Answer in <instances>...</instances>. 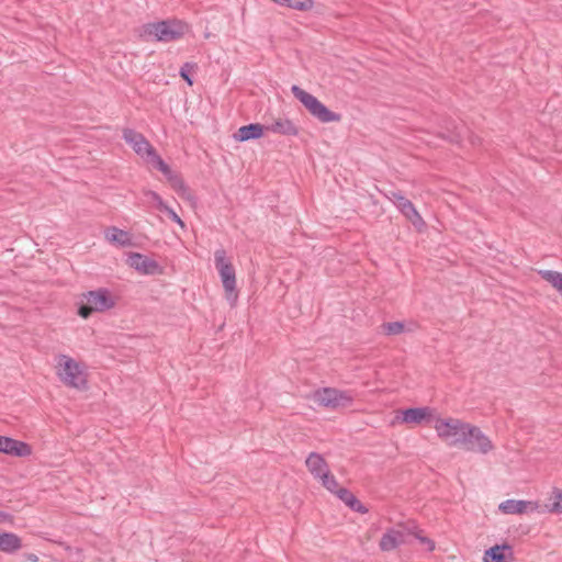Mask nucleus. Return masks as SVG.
Listing matches in <instances>:
<instances>
[{"instance_id":"nucleus-1","label":"nucleus","mask_w":562,"mask_h":562,"mask_svg":"<svg viewBox=\"0 0 562 562\" xmlns=\"http://www.w3.org/2000/svg\"><path fill=\"white\" fill-rule=\"evenodd\" d=\"M470 423L459 418H436L434 428L437 436L449 447H460L469 429Z\"/></svg>"},{"instance_id":"nucleus-2","label":"nucleus","mask_w":562,"mask_h":562,"mask_svg":"<svg viewBox=\"0 0 562 562\" xmlns=\"http://www.w3.org/2000/svg\"><path fill=\"white\" fill-rule=\"evenodd\" d=\"M311 400L318 406L335 411L349 407L353 403L355 394L351 391L323 387L314 391Z\"/></svg>"},{"instance_id":"nucleus-3","label":"nucleus","mask_w":562,"mask_h":562,"mask_svg":"<svg viewBox=\"0 0 562 562\" xmlns=\"http://www.w3.org/2000/svg\"><path fill=\"white\" fill-rule=\"evenodd\" d=\"M214 262L215 268L218 271L221 281L223 283V288L225 290V295L229 304L233 306L237 301V292H236V276L235 269L226 255V251L221 248L215 250L214 252Z\"/></svg>"},{"instance_id":"nucleus-4","label":"nucleus","mask_w":562,"mask_h":562,"mask_svg":"<svg viewBox=\"0 0 562 562\" xmlns=\"http://www.w3.org/2000/svg\"><path fill=\"white\" fill-rule=\"evenodd\" d=\"M293 95L305 106V109L322 123L339 122L341 116L330 111L316 97L306 92L299 86H292Z\"/></svg>"},{"instance_id":"nucleus-5","label":"nucleus","mask_w":562,"mask_h":562,"mask_svg":"<svg viewBox=\"0 0 562 562\" xmlns=\"http://www.w3.org/2000/svg\"><path fill=\"white\" fill-rule=\"evenodd\" d=\"M56 373L67 386L81 389L86 384V375L80 363L66 355L57 356Z\"/></svg>"},{"instance_id":"nucleus-6","label":"nucleus","mask_w":562,"mask_h":562,"mask_svg":"<svg viewBox=\"0 0 562 562\" xmlns=\"http://www.w3.org/2000/svg\"><path fill=\"white\" fill-rule=\"evenodd\" d=\"M188 31L187 24L181 21H161L144 26V34L160 42H172L182 37Z\"/></svg>"},{"instance_id":"nucleus-7","label":"nucleus","mask_w":562,"mask_h":562,"mask_svg":"<svg viewBox=\"0 0 562 562\" xmlns=\"http://www.w3.org/2000/svg\"><path fill=\"white\" fill-rule=\"evenodd\" d=\"M123 137L138 156L145 159L148 164H151L155 168L159 166V161H164L156 153L155 148L140 133L133 130H125L123 132Z\"/></svg>"},{"instance_id":"nucleus-8","label":"nucleus","mask_w":562,"mask_h":562,"mask_svg":"<svg viewBox=\"0 0 562 562\" xmlns=\"http://www.w3.org/2000/svg\"><path fill=\"white\" fill-rule=\"evenodd\" d=\"M86 303L79 307V315L88 318L94 312H103L114 306V300L104 289L90 291L86 295Z\"/></svg>"},{"instance_id":"nucleus-9","label":"nucleus","mask_w":562,"mask_h":562,"mask_svg":"<svg viewBox=\"0 0 562 562\" xmlns=\"http://www.w3.org/2000/svg\"><path fill=\"white\" fill-rule=\"evenodd\" d=\"M460 447L468 451L480 452L483 454H486L494 449L490 438L484 435L479 427L472 424H470L467 435L464 436V440Z\"/></svg>"},{"instance_id":"nucleus-10","label":"nucleus","mask_w":562,"mask_h":562,"mask_svg":"<svg viewBox=\"0 0 562 562\" xmlns=\"http://www.w3.org/2000/svg\"><path fill=\"white\" fill-rule=\"evenodd\" d=\"M159 171L164 173L171 188L186 200L193 199L192 192L189 187L184 183L183 179L179 173L173 172L165 161H159L157 167Z\"/></svg>"},{"instance_id":"nucleus-11","label":"nucleus","mask_w":562,"mask_h":562,"mask_svg":"<svg viewBox=\"0 0 562 562\" xmlns=\"http://www.w3.org/2000/svg\"><path fill=\"white\" fill-rule=\"evenodd\" d=\"M407 525H398L396 528L387 529L379 543L382 551H392L405 542V533Z\"/></svg>"},{"instance_id":"nucleus-12","label":"nucleus","mask_w":562,"mask_h":562,"mask_svg":"<svg viewBox=\"0 0 562 562\" xmlns=\"http://www.w3.org/2000/svg\"><path fill=\"white\" fill-rule=\"evenodd\" d=\"M400 414L401 415L396 418L401 423L417 425L422 424L423 422L430 420L434 414V409L428 406L415 407L401 411Z\"/></svg>"},{"instance_id":"nucleus-13","label":"nucleus","mask_w":562,"mask_h":562,"mask_svg":"<svg viewBox=\"0 0 562 562\" xmlns=\"http://www.w3.org/2000/svg\"><path fill=\"white\" fill-rule=\"evenodd\" d=\"M127 263L143 274H156L159 272V265L147 256L138 252L128 255Z\"/></svg>"},{"instance_id":"nucleus-14","label":"nucleus","mask_w":562,"mask_h":562,"mask_svg":"<svg viewBox=\"0 0 562 562\" xmlns=\"http://www.w3.org/2000/svg\"><path fill=\"white\" fill-rule=\"evenodd\" d=\"M0 451L15 457H26L31 454V448L27 443L9 437H0Z\"/></svg>"},{"instance_id":"nucleus-15","label":"nucleus","mask_w":562,"mask_h":562,"mask_svg":"<svg viewBox=\"0 0 562 562\" xmlns=\"http://www.w3.org/2000/svg\"><path fill=\"white\" fill-rule=\"evenodd\" d=\"M498 507L504 514H524L538 510L539 505L530 501L507 499L502 502Z\"/></svg>"},{"instance_id":"nucleus-16","label":"nucleus","mask_w":562,"mask_h":562,"mask_svg":"<svg viewBox=\"0 0 562 562\" xmlns=\"http://www.w3.org/2000/svg\"><path fill=\"white\" fill-rule=\"evenodd\" d=\"M266 132L284 136H295L297 135L299 130L291 120L286 117H277L266 125Z\"/></svg>"},{"instance_id":"nucleus-17","label":"nucleus","mask_w":562,"mask_h":562,"mask_svg":"<svg viewBox=\"0 0 562 562\" xmlns=\"http://www.w3.org/2000/svg\"><path fill=\"white\" fill-rule=\"evenodd\" d=\"M305 464L310 473L317 480L330 472L325 459L316 452L308 454Z\"/></svg>"},{"instance_id":"nucleus-18","label":"nucleus","mask_w":562,"mask_h":562,"mask_svg":"<svg viewBox=\"0 0 562 562\" xmlns=\"http://www.w3.org/2000/svg\"><path fill=\"white\" fill-rule=\"evenodd\" d=\"M266 132V125L259 123H251L248 125L240 126L233 135L237 142H246L250 139L260 138Z\"/></svg>"},{"instance_id":"nucleus-19","label":"nucleus","mask_w":562,"mask_h":562,"mask_svg":"<svg viewBox=\"0 0 562 562\" xmlns=\"http://www.w3.org/2000/svg\"><path fill=\"white\" fill-rule=\"evenodd\" d=\"M512 555V547L508 544L494 546L485 551L484 562H508V557Z\"/></svg>"},{"instance_id":"nucleus-20","label":"nucleus","mask_w":562,"mask_h":562,"mask_svg":"<svg viewBox=\"0 0 562 562\" xmlns=\"http://www.w3.org/2000/svg\"><path fill=\"white\" fill-rule=\"evenodd\" d=\"M105 239L117 246H130L132 245V238L128 232L120 229L115 226L109 227L104 232Z\"/></svg>"},{"instance_id":"nucleus-21","label":"nucleus","mask_w":562,"mask_h":562,"mask_svg":"<svg viewBox=\"0 0 562 562\" xmlns=\"http://www.w3.org/2000/svg\"><path fill=\"white\" fill-rule=\"evenodd\" d=\"M22 548L21 538L12 532L0 533V551L13 553Z\"/></svg>"},{"instance_id":"nucleus-22","label":"nucleus","mask_w":562,"mask_h":562,"mask_svg":"<svg viewBox=\"0 0 562 562\" xmlns=\"http://www.w3.org/2000/svg\"><path fill=\"white\" fill-rule=\"evenodd\" d=\"M538 274L547 281L562 297V273L554 270H538Z\"/></svg>"},{"instance_id":"nucleus-23","label":"nucleus","mask_w":562,"mask_h":562,"mask_svg":"<svg viewBox=\"0 0 562 562\" xmlns=\"http://www.w3.org/2000/svg\"><path fill=\"white\" fill-rule=\"evenodd\" d=\"M544 507L549 513L562 514V490L553 488Z\"/></svg>"},{"instance_id":"nucleus-24","label":"nucleus","mask_w":562,"mask_h":562,"mask_svg":"<svg viewBox=\"0 0 562 562\" xmlns=\"http://www.w3.org/2000/svg\"><path fill=\"white\" fill-rule=\"evenodd\" d=\"M385 196L395 204L402 214L409 210L414 204L406 199L401 192L390 191Z\"/></svg>"},{"instance_id":"nucleus-25","label":"nucleus","mask_w":562,"mask_h":562,"mask_svg":"<svg viewBox=\"0 0 562 562\" xmlns=\"http://www.w3.org/2000/svg\"><path fill=\"white\" fill-rule=\"evenodd\" d=\"M406 530L407 533L413 535L422 544H424L428 551H432L435 549V542L428 537H425L415 524H407Z\"/></svg>"},{"instance_id":"nucleus-26","label":"nucleus","mask_w":562,"mask_h":562,"mask_svg":"<svg viewBox=\"0 0 562 562\" xmlns=\"http://www.w3.org/2000/svg\"><path fill=\"white\" fill-rule=\"evenodd\" d=\"M144 195L146 198V203L149 205L156 207L159 211L167 210V204L157 192L146 190L144 191Z\"/></svg>"},{"instance_id":"nucleus-27","label":"nucleus","mask_w":562,"mask_h":562,"mask_svg":"<svg viewBox=\"0 0 562 562\" xmlns=\"http://www.w3.org/2000/svg\"><path fill=\"white\" fill-rule=\"evenodd\" d=\"M418 231H422L425 226H426V223L425 221L423 220V217L420 216V214L418 213V211L415 209V206L413 205L409 210H407L404 214H403Z\"/></svg>"},{"instance_id":"nucleus-28","label":"nucleus","mask_w":562,"mask_h":562,"mask_svg":"<svg viewBox=\"0 0 562 562\" xmlns=\"http://www.w3.org/2000/svg\"><path fill=\"white\" fill-rule=\"evenodd\" d=\"M281 5H285L294 10L307 11L312 9L313 0H283Z\"/></svg>"},{"instance_id":"nucleus-29","label":"nucleus","mask_w":562,"mask_h":562,"mask_svg":"<svg viewBox=\"0 0 562 562\" xmlns=\"http://www.w3.org/2000/svg\"><path fill=\"white\" fill-rule=\"evenodd\" d=\"M319 481L322 482V485L333 494L337 493L340 490L337 480L330 472L327 473L322 479H319Z\"/></svg>"},{"instance_id":"nucleus-30","label":"nucleus","mask_w":562,"mask_h":562,"mask_svg":"<svg viewBox=\"0 0 562 562\" xmlns=\"http://www.w3.org/2000/svg\"><path fill=\"white\" fill-rule=\"evenodd\" d=\"M382 328L386 335H398L405 330V325L402 322H391L383 324Z\"/></svg>"},{"instance_id":"nucleus-31","label":"nucleus","mask_w":562,"mask_h":562,"mask_svg":"<svg viewBox=\"0 0 562 562\" xmlns=\"http://www.w3.org/2000/svg\"><path fill=\"white\" fill-rule=\"evenodd\" d=\"M335 494L349 507L357 504V498L347 488L340 487Z\"/></svg>"},{"instance_id":"nucleus-32","label":"nucleus","mask_w":562,"mask_h":562,"mask_svg":"<svg viewBox=\"0 0 562 562\" xmlns=\"http://www.w3.org/2000/svg\"><path fill=\"white\" fill-rule=\"evenodd\" d=\"M161 212H166L171 221L176 222L181 228H186L184 222L179 217V215L167 205V210H162Z\"/></svg>"},{"instance_id":"nucleus-33","label":"nucleus","mask_w":562,"mask_h":562,"mask_svg":"<svg viewBox=\"0 0 562 562\" xmlns=\"http://www.w3.org/2000/svg\"><path fill=\"white\" fill-rule=\"evenodd\" d=\"M192 68H193V65L187 63L180 69V76L188 82L189 86L193 85V81L189 76V70Z\"/></svg>"},{"instance_id":"nucleus-34","label":"nucleus","mask_w":562,"mask_h":562,"mask_svg":"<svg viewBox=\"0 0 562 562\" xmlns=\"http://www.w3.org/2000/svg\"><path fill=\"white\" fill-rule=\"evenodd\" d=\"M351 509L358 512V513H367V508L357 499V504L353 506H350Z\"/></svg>"},{"instance_id":"nucleus-35","label":"nucleus","mask_w":562,"mask_h":562,"mask_svg":"<svg viewBox=\"0 0 562 562\" xmlns=\"http://www.w3.org/2000/svg\"><path fill=\"white\" fill-rule=\"evenodd\" d=\"M11 520V516L4 512H0V524Z\"/></svg>"},{"instance_id":"nucleus-36","label":"nucleus","mask_w":562,"mask_h":562,"mask_svg":"<svg viewBox=\"0 0 562 562\" xmlns=\"http://www.w3.org/2000/svg\"><path fill=\"white\" fill-rule=\"evenodd\" d=\"M37 560H38L37 557L33 553L27 555V561H30V562H37Z\"/></svg>"},{"instance_id":"nucleus-37","label":"nucleus","mask_w":562,"mask_h":562,"mask_svg":"<svg viewBox=\"0 0 562 562\" xmlns=\"http://www.w3.org/2000/svg\"><path fill=\"white\" fill-rule=\"evenodd\" d=\"M461 138V133H458L454 137L451 138V140L459 142Z\"/></svg>"},{"instance_id":"nucleus-38","label":"nucleus","mask_w":562,"mask_h":562,"mask_svg":"<svg viewBox=\"0 0 562 562\" xmlns=\"http://www.w3.org/2000/svg\"><path fill=\"white\" fill-rule=\"evenodd\" d=\"M276 3L282 4L283 0H272Z\"/></svg>"}]
</instances>
